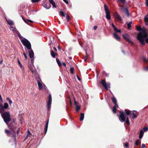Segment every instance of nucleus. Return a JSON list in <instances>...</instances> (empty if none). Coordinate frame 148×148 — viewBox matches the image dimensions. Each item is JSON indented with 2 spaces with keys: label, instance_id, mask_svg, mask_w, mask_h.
<instances>
[{
  "label": "nucleus",
  "instance_id": "f257e3e1",
  "mask_svg": "<svg viewBox=\"0 0 148 148\" xmlns=\"http://www.w3.org/2000/svg\"><path fill=\"white\" fill-rule=\"evenodd\" d=\"M0 113L4 121L8 125V127L11 130L10 131L5 130V133L9 136L15 138L16 136L15 132L16 131V127L14 126L11 127V126L9 125L8 124V122L11 120L9 112L8 111L5 112L4 111L3 113Z\"/></svg>",
  "mask_w": 148,
  "mask_h": 148
},
{
  "label": "nucleus",
  "instance_id": "f03ea898",
  "mask_svg": "<svg viewBox=\"0 0 148 148\" xmlns=\"http://www.w3.org/2000/svg\"><path fill=\"white\" fill-rule=\"evenodd\" d=\"M10 30L13 31L14 34L18 35L22 44L26 47L28 49L30 50L31 46L30 42L26 38H23L15 27L11 25L10 26Z\"/></svg>",
  "mask_w": 148,
  "mask_h": 148
},
{
  "label": "nucleus",
  "instance_id": "7ed1b4c3",
  "mask_svg": "<svg viewBox=\"0 0 148 148\" xmlns=\"http://www.w3.org/2000/svg\"><path fill=\"white\" fill-rule=\"evenodd\" d=\"M147 37V35L146 32L144 30H142L138 34L137 38L141 45H144L145 44V40L147 43H148V37Z\"/></svg>",
  "mask_w": 148,
  "mask_h": 148
},
{
  "label": "nucleus",
  "instance_id": "20e7f679",
  "mask_svg": "<svg viewBox=\"0 0 148 148\" xmlns=\"http://www.w3.org/2000/svg\"><path fill=\"white\" fill-rule=\"evenodd\" d=\"M120 117L119 118L120 121L122 122L125 121L126 123L128 125H129L130 123L129 120V118L128 117H125L124 112H120Z\"/></svg>",
  "mask_w": 148,
  "mask_h": 148
},
{
  "label": "nucleus",
  "instance_id": "39448f33",
  "mask_svg": "<svg viewBox=\"0 0 148 148\" xmlns=\"http://www.w3.org/2000/svg\"><path fill=\"white\" fill-rule=\"evenodd\" d=\"M5 109H9L8 103H5L3 106L2 104H0V113H3Z\"/></svg>",
  "mask_w": 148,
  "mask_h": 148
},
{
  "label": "nucleus",
  "instance_id": "423d86ee",
  "mask_svg": "<svg viewBox=\"0 0 148 148\" xmlns=\"http://www.w3.org/2000/svg\"><path fill=\"white\" fill-rule=\"evenodd\" d=\"M104 7L105 10L106 14V18L107 19L110 20L111 19L110 11L106 4H105L104 5Z\"/></svg>",
  "mask_w": 148,
  "mask_h": 148
},
{
  "label": "nucleus",
  "instance_id": "0eeeda50",
  "mask_svg": "<svg viewBox=\"0 0 148 148\" xmlns=\"http://www.w3.org/2000/svg\"><path fill=\"white\" fill-rule=\"evenodd\" d=\"M123 38L125 39L129 43L131 44L132 45H133L134 43L133 41L130 40V37L127 34H124L123 35Z\"/></svg>",
  "mask_w": 148,
  "mask_h": 148
},
{
  "label": "nucleus",
  "instance_id": "6e6552de",
  "mask_svg": "<svg viewBox=\"0 0 148 148\" xmlns=\"http://www.w3.org/2000/svg\"><path fill=\"white\" fill-rule=\"evenodd\" d=\"M101 84L106 89H108L110 88V84L109 83H106L105 81L102 80L101 81Z\"/></svg>",
  "mask_w": 148,
  "mask_h": 148
},
{
  "label": "nucleus",
  "instance_id": "1a4fd4ad",
  "mask_svg": "<svg viewBox=\"0 0 148 148\" xmlns=\"http://www.w3.org/2000/svg\"><path fill=\"white\" fill-rule=\"evenodd\" d=\"M52 101V97L51 95L50 94L49 95V97L48 98V100L47 102V109L49 110L51 108V104Z\"/></svg>",
  "mask_w": 148,
  "mask_h": 148
},
{
  "label": "nucleus",
  "instance_id": "9d476101",
  "mask_svg": "<svg viewBox=\"0 0 148 148\" xmlns=\"http://www.w3.org/2000/svg\"><path fill=\"white\" fill-rule=\"evenodd\" d=\"M114 17L116 20L119 22H121L122 21V19L120 16L116 12L114 14Z\"/></svg>",
  "mask_w": 148,
  "mask_h": 148
},
{
  "label": "nucleus",
  "instance_id": "9b49d317",
  "mask_svg": "<svg viewBox=\"0 0 148 148\" xmlns=\"http://www.w3.org/2000/svg\"><path fill=\"white\" fill-rule=\"evenodd\" d=\"M28 67L30 70L33 73H35L36 69L33 65V63L32 64H28Z\"/></svg>",
  "mask_w": 148,
  "mask_h": 148
},
{
  "label": "nucleus",
  "instance_id": "f8f14e48",
  "mask_svg": "<svg viewBox=\"0 0 148 148\" xmlns=\"http://www.w3.org/2000/svg\"><path fill=\"white\" fill-rule=\"evenodd\" d=\"M37 83L38 86L39 90H42V86L41 83V81L40 78H38L37 80Z\"/></svg>",
  "mask_w": 148,
  "mask_h": 148
},
{
  "label": "nucleus",
  "instance_id": "ddd939ff",
  "mask_svg": "<svg viewBox=\"0 0 148 148\" xmlns=\"http://www.w3.org/2000/svg\"><path fill=\"white\" fill-rule=\"evenodd\" d=\"M138 114L137 112L135 111H134L132 114H131L133 119H135L137 117Z\"/></svg>",
  "mask_w": 148,
  "mask_h": 148
},
{
  "label": "nucleus",
  "instance_id": "4468645a",
  "mask_svg": "<svg viewBox=\"0 0 148 148\" xmlns=\"http://www.w3.org/2000/svg\"><path fill=\"white\" fill-rule=\"evenodd\" d=\"M42 6L46 9H49L51 7V5L47 3H44L42 4Z\"/></svg>",
  "mask_w": 148,
  "mask_h": 148
},
{
  "label": "nucleus",
  "instance_id": "2eb2a0df",
  "mask_svg": "<svg viewBox=\"0 0 148 148\" xmlns=\"http://www.w3.org/2000/svg\"><path fill=\"white\" fill-rule=\"evenodd\" d=\"M144 20L146 25H148V14L146 15L144 18Z\"/></svg>",
  "mask_w": 148,
  "mask_h": 148
},
{
  "label": "nucleus",
  "instance_id": "dca6fc26",
  "mask_svg": "<svg viewBox=\"0 0 148 148\" xmlns=\"http://www.w3.org/2000/svg\"><path fill=\"white\" fill-rule=\"evenodd\" d=\"M29 55L30 58H32L34 56V53L33 51L31 49V51L29 52Z\"/></svg>",
  "mask_w": 148,
  "mask_h": 148
},
{
  "label": "nucleus",
  "instance_id": "f3484780",
  "mask_svg": "<svg viewBox=\"0 0 148 148\" xmlns=\"http://www.w3.org/2000/svg\"><path fill=\"white\" fill-rule=\"evenodd\" d=\"M112 26L114 30L116 33H117L118 32L119 33H120L121 32V30H118L113 24H112Z\"/></svg>",
  "mask_w": 148,
  "mask_h": 148
},
{
  "label": "nucleus",
  "instance_id": "a211bd4d",
  "mask_svg": "<svg viewBox=\"0 0 148 148\" xmlns=\"http://www.w3.org/2000/svg\"><path fill=\"white\" fill-rule=\"evenodd\" d=\"M50 3L55 8H56V6L55 1L53 0H49Z\"/></svg>",
  "mask_w": 148,
  "mask_h": 148
},
{
  "label": "nucleus",
  "instance_id": "6ab92c4d",
  "mask_svg": "<svg viewBox=\"0 0 148 148\" xmlns=\"http://www.w3.org/2000/svg\"><path fill=\"white\" fill-rule=\"evenodd\" d=\"M6 20L7 22L10 25V26L12 25L13 24V22L11 20L8 19L6 18Z\"/></svg>",
  "mask_w": 148,
  "mask_h": 148
},
{
  "label": "nucleus",
  "instance_id": "aec40b11",
  "mask_svg": "<svg viewBox=\"0 0 148 148\" xmlns=\"http://www.w3.org/2000/svg\"><path fill=\"white\" fill-rule=\"evenodd\" d=\"M49 123V120H47V122H46V124H45V134H46L47 132V128H48V125Z\"/></svg>",
  "mask_w": 148,
  "mask_h": 148
},
{
  "label": "nucleus",
  "instance_id": "412c9836",
  "mask_svg": "<svg viewBox=\"0 0 148 148\" xmlns=\"http://www.w3.org/2000/svg\"><path fill=\"white\" fill-rule=\"evenodd\" d=\"M118 107V106L117 105H115L114 106H113V109H112L113 112L115 114L116 112V108Z\"/></svg>",
  "mask_w": 148,
  "mask_h": 148
},
{
  "label": "nucleus",
  "instance_id": "4be33fe9",
  "mask_svg": "<svg viewBox=\"0 0 148 148\" xmlns=\"http://www.w3.org/2000/svg\"><path fill=\"white\" fill-rule=\"evenodd\" d=\"M113 37L118 40L119 41L120 40L121 38L120 37L118 36L116 34L114 33L113 34Z\"/></svg>",
  "mask_w": 148,
  "mask_h": 148
},
{
  "label": "nucleus",
  "instance_id": "5701e85b",
  "mask_svg": "<svg viewBox=\"0 0 148 148\" xmlns=\"http://www.w3.org/2000/svg\"><path fill=\"white\" fill-rule=\"evenodd\" d=\"M18 60V63L20 66V67L22 69L23 71L24 69V68L23 66H22V65L21 64V63L20 61L18 59H17Z\"/></svg>",
  "mask_w": 148,
  "mask_h": 148
},
{
  "label": "nucleus",
  "instance_id": "b1692460",
  "mask_svg": "<svg viewBox=\"0 0 148 148\" xmlns=\"http://www.w3.org/2000/svg\"><path fill=\"white\" fill-rule=\"evenodd\" d=\"M32 136V134L30 133V131L29 130H28L27 131V135L26 137L25 138V139H24V140H26L28 138V136H29L30 137H31V136Z\"/></svg>",
  "mask_w": 148,
  "mask_h": 148
},
{
  "label": "nucleus",
  "instance_id": "393cba45",
  "mask_svg": "<svg viewBox=\"0 0 148 148\" xmlns=\"http://www.w3.org/2000/svg\"><path fill=\"white\" fill-rule=\"evenodd\" d=\"M112 102L115 105H117V101H116V98L114 97H113L112 98Z\"/></svg>",
  "mask_w": 148,
  "mask_h": 148
},
{
  "label": "nucleus",
  "instance_id": "a878e982",
  "mask_svg": "<svg viewBox=\"0 0 148 148\" xmlns=\"http://www.w3.org/2000/svg\"><path fill=\"white\" fill-rule=\"evenodd\" d=\"M84 118V114L83 113H81V114L80 116V121H82L83 120Z\"/></svg>",
  "mask_w": 148,
  "mask_h": 148
},
{
  "label": "nucleus",
  "instance_id": "bb28decb",
  "mask_svg": "<svg viewBox=\"0 0 148 148\" xmlns=\"http://www.w3.org/2000/svg\"><path fill=\"white\" fill-rule=\"evenodd\" d=\"M132 21L130 22L129 23H127V28L128 29H131V24L132 23Z\"/></svg>",
  "mask_w": 148,
  "mask_h": 148
},
{
  "label": "nucleus",
  "instance_id": "cd10ccee",
  "mask_svg": "<svg viewBox=\"0 0 148 148\" xmlns=\"http://www.w3.org/2000/svg\"><path fill=\"white\" fill-rule=\"evenodd\" d=\"M51 56L53 58H55L56 56V53H54V52L52 50L51 52Z\"/></svg>",
  "mask_w": 148,
  "mask_h": 148
},
{
  "label": "nucleus",
  "instance_id": "c85d7f7f",
  "mask_svg": "<svg viewBox=\"0 0 148 148\" xmlns=\"http://www.w3.org/2000/svg\"><path fill=\"white\" fill-rule=\"evenodd\" d=\"M50 39H51V43H54L55 42V40H54V38L52 36H51L50 37Z\"/></svg>",
  "mask_w": 148,
  "mask_h": 148
},
{
  "label": "nucleus",
  "instance_id": "c756f323",
  "mask_svg": "<svg viewBox=\"0 0 148 148\" xmlns=\"http://www.w3.org/2000/svg\"><path fill=\"white\" fill-rule=\"evenodd\" d=\"M120 8L119 10L121 11H124L125 10V9H126V8H125L123 6H120Z\"/></svg>",
  "mask_w": 148,
  "mask_h": 148
},
{
  "label": "nucleus",
  "instance_id": "7c9ffc66",
  "mask_svg": "<svg viewBox=\"0 0 148 148\" xmlns=\"http://www.w3.org/2000/svg\"><path fill=\"white\" fill-rule=\"evenodd\" d=\"M23 21H24L26 23H27L28 22H30V23H32L33 22L32 21L28 20L27 19V20H25L23 18Z\"/></svg>",
  "mask_w": 148,
  "mask_h": 148
},
{
  "label": "nucleus",
  "instance_id": "2f4dec72",
  "mask_svg": "<svg viewBox=\"0 0 148 148\" xmlns=\"http://www.w3.org/2000/svg\"><path fill=\"white\" fill-rule=\"evenodd\" d=\"M6 100L9 101V103L10 105H11L12 103V102L11 100L9 97L7 98Z\"/></svg>",
  "mask_w": 148,
  "mask_h": 148
},
{
  "label": "nucleus",
  "instance_id": "473e14b6",
  "mask_svg": "<svg viewBox=\"0 0 148 148\" xmlns=\"http://www.w3.org/2000/svg\"><path fill=\"white\" fill-rule=\"evenodd\" d=\"M126 14L127 15L128 17L129 16V13L128 9L127 8L125 9V10L124 11Z\"/></svg>",
  "mask_w": 148,
  "mask_h": 148
},
{
  "label": "nucleus",
  "instance_id": "72a5a7b5",
  "mask_svg": "<svg viewBox=\"0 0 148 148\" xmlns=\"http://www.w3.org/2000/svg\"><path fill=\"white\" fill-rule=\"evenodd\" d=\"M70 72L72 74H73L75 71L74 68L73 67H71L70 69Z\"/></svg>",
  "mask_w": 148,
  "mask_h": 148
},
{
  "label": "nucleus",
  "instance_id": "f704fd0d",
  "mask_svg": "<svg viewBox=\"0 0 148 148\" xmlns=\"http://www.w3.org/2000/svg\"><path fill=\"white\" fill-rule=\"evenodd\" d=\"M125 111L127 115H129L130 113V111L127 110H125Z\"/></svg>",
  "mask_w": 148,
  "mask_h": 148
},
{
  "label": "nucleus",
  "instance_id": "c9c22d12",
  "mask_svg": "<svg viewBox=\"0 0 148 148\" xmlns=\"http://www.w3.org/2000/svg\"><path fill=\"white\" fill-rule=\"evenodd\" d=\"M56 62L59 66H61V63L60 61L58 59V58H56Z\"/></svg>",
  "mask_w": 148,
  "mask_h": 148
},
{
  "label": "nucleus",
  "instance_id": "e433bc0d",
  "mask_svg": "<svg viewBox=\"0 0 148 148\" xmlns=\"http://www.w3.org/2000/svg\"><path fill=\"white\" fill-rule=\"evenodd\" d=\"M139 144V141L138 140H136L135 143V145L136 146H137Z\"/></svg>",
  "mask_w": 148,
  "mask_h": 148
},
{
  "label": "nucleus",
  "instance_id": "4c0bfd02",
  "mask_svg": "<svg viewBox=\"0 0 148 148\" xmlns=\"http://www.w3.org/2000/svg\"><path fill=\"white\" fill-rule=\"evenodd\" d=\"M60 15L62 16H65V14L62 11H61L60 12Z\"/></svg>",
  "mask_w": 148,
  "mask_h": 148
},
{
  "label": "nucleus",
  "instance_id": "58836bf2",
  "mask_svg": "<svg viewBox=\"0 0 148 148\" xmlns=\"http://www.w3.org/2000/svg\"><path fill=\"white\" fill-rule=\"evenodd\" d=\"M66 19H67V21H69L70 19V18L69 16V15L68 14H66Z\"/></svg>",
  "mask_w": 148,
  "mask_h": 148
},
{
  "label": "nucleus",
  "instance_id": "ea45409f",
  "mask_svg": "<svg viewBox=\"0 0 148 148\" xmlns=\"http://www.w3.org/2000/svg\"><path fill=\"white\" fill-rule=\"evenodd\" d=\"M76 111L77 112L79 111L80 109V107L79 106H78L76 107Z\"/></svg>",
  "mask_w": 148,
  "mask_h": 148
},
{
  "label": "nucleus",
  "instance_id": "a19ab883",
  "mask_svg": "<svg viewBox=\"0 0 148 148\" xmlns=\"http://www.w3.org/2000/svg\"><path fill=\"white\" fill-rule=\"evenodd\" d=\"M40 0H32V2L33 3H35L36 2H38Z\"/></svg>",
  "mask_w": 148,
  "mask_h": 148
},
{
  "label": "nucleus",
  "instance_id": "79ce46f5",
  "mask_svg": "<svg viewBox=\"0 0 148 148\" xmlns=\"http://www.w3.org/2000/svg\"><path fill=\"white\" fill-rule=\"evenodd\" d=\"M123 4L125 3V0H119Z\"/></svg>",
  "mask_w": 148,
  "mask_h": 148
},
{
  "label": "nucleus",
  "instance_id": "37998d69",
  "mask_svg": "<svg viewBox=\"0 0 148 148\" xmlns=\"http://www.w3.org/2000/svg\"><path fill=\"white\" fill-rule=\"evenodd\" d=\"M144 132L143 131V130H141L140 131V134L143 135Z\"/></svg>",
  "mask_w": 148,
  "mask_h": 148
},
{
  "label": "nucleus",
  "instance_id": "c03bdc74",
  "mask_svg": "<svg viewBox=\"0 0 148 148\" xmlns=\"http://www.w3.org/2000/svg\"><path fill=\"white\" fill-rule=\"evenodd\" d=\"M124 145L127 148L128 147V146H129L128 144V143H126Z\"/></svg>",
  "mask_w": 148,
  "mask_h": 148
},
{
  "label": "nucleus",
  "instance_id": "a18cd8bd",
  "mask_svg": "<svg viewBox=\"0 0 148 148\" xmlns=\"http://www.w3.org/2000/svg\"><path fill=\"white\" fill-rule=\"evenodd\" d=\"M143 130L144 132H146L148 130V128L147 127L144 128L143 129Z\"/></svg>",
  "mask_w": 148,
  "mask_h": 148
},
{
  "label": "nucleus",
  "instance_id": "49530a36",
  "mask_svg": "<svg viewBox=\"0 0 148 148\" xmlns=\"http://www.w3.org/2000/svg\"><path fill=\"white\" fill-rule=\"evenodd\" d=\"M141 148H144L146 147L145 145L144 144H143L142 145Z\"/></svg>",
  "mask_w": 148,
  "mask_h": 148
},
{
  "label": "nucleus",
  "instance_id": "de8ad7c7",
  "mask_svg": "<svg viewBox=\"0 0 148 148\" xmlns=\"http://www.w3.org/2000/svg\"><path fill=\"white\" fill-rule=\"evenodd\" d=\"M137 29L138 31H141L142 29L140 27H137Z\"/></svg>",
  "mask_w": 148,
  "mask_h": 148
},
{
  "label": "nucleus",
  "instance_id": "09e8293b",
  "mask_svg": "<svg viewBox=\"0 0 148 148\" xmlns=\"http://www.w3.org/2000/svg\"><path fill=\"white\" fill-rule=\"evenodd\" d=\"M74 103H75V107L78 106V103L77 102H76V101H75Z\"/></svg>",
  "mask_w": 148,
  "mask_h": 148
},
{
  "label": "nucleus",
  "instance_id": "8fccbe9b",
  "mask_svg": "<svg viewBox=\"0 0 148 148\" xmlns=\"http://www.w3.org/2000/svg\"><path fill=\"white\" fill-rule=\"evenodd\" d=\"M64 1L66 4H68L69 3V2L67 0H63Z\"/></svg>",
  "mask_w": 148,
  "mask_h": 148
},
{
  "label": "nucleus",
  "instance_id": "3c124183",
  "mask_svg": "<svg viewBox=\"0 0 148 148\" xmlns=\"http://www.w3.org/2000/svg\"><path fill=\"white\" fill-rule=\"evenodd\" d=\"M143 136V135L141 134H139V138L140 139L142 138Z\"/></svg>",
  "mask_w": 148,
  "mask_h": 148
},
{
  "label": "nucleus",
  "instance_id": "603ef678",
  "mask_svg": "<svg viewBox=\"0 0 148 148\" xmlns=\"http://www.w3.org/2000/svg\"><path fill=\"white\" fill-rule=\"evenodd\" d=\"M146 5L147 6H148V0H146Z\"/></svg>",
  "mask_w": 148,
  "mask_h": 148
},
{
  "label": "nucleus",
  "instance_id": "864d4df0",
  "mask_svg": "<svg viewBox=\"0 0 148 148\" xmlns=\"http://www.w3.org/2000/svg\"><path fill=\"white\" fill-rule=\"evenodd\" d=\"M144 70L146 71H148V66L145 68Z\"/></svg>",
  "mask_w": 148,
  "mask_h": 148
},
{
  "label": "nucleus",
  "instance_id": "5fc2aeb1",
  "mask_svg": "<svg viewBox=\"0 0 148 148\" xmlns=\"http://www.w3.org/2000/svg\"><path fill=\"white\" fill-rule=\"evenodd\" d=\"M23 55H24L26 60L27 59V56L24 53H23Z\"/></svg>",
  "mask_w": 148,
  "mask_h": 148
},
{
  "label": "nucleus",
  "instance_id": "6e6d98bb",
  "mask_svg": "<svg viewBox=\"0 0 148 148\" xmlns=\"http://www.w3.org/2000/svg\"><path fill=\"white\" fill-rule=\"evenodd\" d=\"M143 61L145 62H147V60L146 59V58H143Z\"/></svg>",
  "mask_w": 148,
  "mask_h": 148
},
{
  "label": "nucleus",
  "instance_id": "4d7b16f0",
  "mask_svg": "<svg viewBox=\"0 0 148 148\" xmlns=\"http://www.w3.org/2000/svg\"><path fill=\"white\" fill-rule=\"evenodd\" d=\"M0 100L1 102L3 101L2 99L1 98V96L0 94Z\"/></svg>",
  "mask_w": 148,
  "mask_h": 148
},
{
  "label": "nucleus",
  "instance_id": "13d9d810",
  "mask_svg": "<svg viewBox=\"0 0 148 148\" xmlns=\"http://www.w3.org/2000/svg\"><path fill=\"white\" fill-rule=\"evenodd\" d=\"M97 26H95L93 27V28L95 30H96L97 29Z\"/></svg>",
  "mask_w": 148,
  "mask_h": 148
},
{
  "label": "nucleus",
  "instance_id": "bf43d9fd",
  "mask_svg": "<svg viewBox=\"0 0 148 148\" xmlns=\"http://www.w3.org/2000/svg\"><path fill=\"white\" fill-rule=\"evenodd\" d=\"M53 49H54V51L56 52L57 51V49L55 47H54Z\"/></svg>",
  "mask_w": 148,
  "mask_h": 148
},
{
  "label": "nucleus",
  "instance_id": "052dcab7",
  "mask_svg": "<svg viewBox=\"0 0 148 148\" xmlns=\"http://www.w3.org/2000/svg\"><path fill=\"white\" fill-rule=\"evenodd\" d=\"M19 129H18V130L17 131V133L18 134L19 133Z\"/></svg>",
  "mask_w": 148,
  "mask_h": 148
},
{
  "label": "nucleus",
  "instance_id": "680f3d73",
  "mask_svg": "<svg viewBox=\"0 0 148 148\" xmlns=\"http://www.w3.org/2000/svg\"><path fill=\"white\" fill-rule=\"evenodd\" d=\"M77 78H78V80H79V81H80V79L79 77H78V75H77Z\"/></svg>",
  "mask_w": 148,
  "mask_h": 148
},
{
  "label": "nucleus",
  "instance_id": "e2e57ef3",
  "mask_svg": "<svg viewBox=\"0 0 148 148\" xmlns=\"http://www.w3.org/2000/svg\"><path fill=\"white\" fill-rule=\"evenodd\" d=\"M58 49H59V50H60V46H58Z\"/></svg>",
  "mask_w": 148,
  "mask_h": 148
},
{
  "label": "nucleus",
  "instance_id": "0e129e2a",
  "mask_svg": "<svg viewBox=\"0 0 148 148\" xmlns=\"http://www.w3.org/2000/svg\"><path fill=\"white\" fill-rule=\"evenodd\" d=\"M63 64L64 65V66H66V64L64 63H63Z\"/></svg>",
  "mask_w": 148,
  "mask_h": 148
},
{
  "label": "nucleus",
  "instance_id": "69168bd1",
  "mask_svg": "<svg viewBox=\"0 0 148 148\" xmlns=\"http://www.w3.org/2000/svg\"><path fill=\"white\" fill-rule=\"evenodd\" d=\"M2 62H3V61L2 60H1V61L0 62V63L1 64H2Z\"/></svg>",
  "mask_w": 148,
  "mask_h": 148
},
{
  "label": "nucleus",
  "instance_id": "338daca9",
  "mask_svg": "<svg viewBox=\"0 0 148 148\" xmlns=\"http://www.w3.org/2000/svg\"><path fill=\"white\" fill-rule=\"evenodd\" d=\"M58 23H59V24H60V21H58Z\"/></svg>",
  "mask_w": 148,
  "mask_h": 148
},
{
  "label": "nucleus",
  "instance_id": "774afa93",
  "mask_svg": "<svg viewBox=\"0 0 148 148\" xmlns=\"http://www.w3.org/2000/svg\"><path fill=\"white\" fill-rule=\"evenodd\" d=\"M84 61H85V62H86V59H85L84 60Z\"/></svg>",
  "mask_w": 148,
  "mask_h": 148
}]
</instances>
